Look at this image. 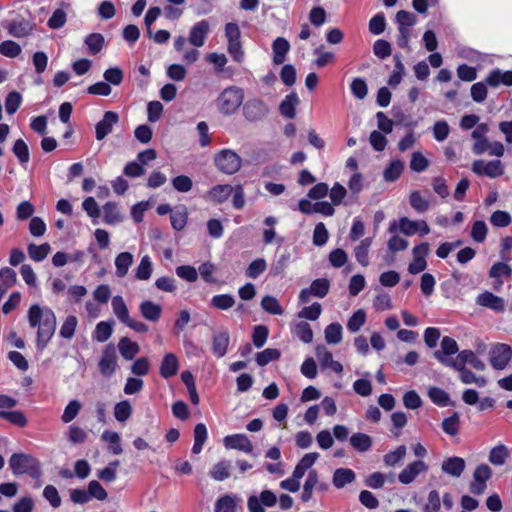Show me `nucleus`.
Returning <instances> with one entry per match:
<instances>
[{
  "instance_id": "f257e3e1",
  "label": "nucleus",
  "mask_w": 512,
  "mask_h": 512,
  "mask_svg": "<svg viewBox=\"0 0 512 512\" xmlns=\"http://www.w3.org/2000/svg\"><path fill=\"white\" fill-rule=\"evenodd\" d=\"M27 317L32 328L38 327L37 349L42 351L55 333L57 323L55 313L50 308L42 309L35 304L29 308Z\"/></svg>"
},
{
  "instance_id": "f03ea898",
  "label": "nucleus",
  "mask_w": 512,
  "mask_h": 512,
  "mask_svg": "<svg viewBox=\"0 0 512 512\" xmlns=\"http://www.w3.org/2000/svg\"><path fill=\"white\" fill-rule=\"evenodd\" d=\"M243 90L236 86L225 88L217 98V107L222 114H233L242 104Z\"/></svg>"
},
{
  "instance_id": "7ed1b4c3",
  "label": "nucleus",
  "mask_w": 512,
  "mask_h": 512,
  "mask_svg": "<svg viewBox=\"0 0 512 512\" xmlns=\"http://www.w3.org/2000/svg\"><path fill=\"white\" fill-rule=\"evenodd\" d=\"M9 465L14 475L29 474L32 477L40 475L39 462L28 454H13L9 459Z\"/></svg>"
},
{
  "instance_id": "20e7f679",
  "label": "nucleus",
  "mask_w": 512,
  "mask_h": 512,
  "mask_svg": "<svg viewBox=\"0 0 512 512\" xmlns=\"http://www.w3.org/2000/svg\"><path fill=\"white\" fill-rule=\"evenodd\" d=\"M434 357L443 365L451 367H465V364H470L474 369L483 371L485 370V363L476 356L471 350L461 351L455 360L445 358L440 351L434 352Z\"/></svg>"
},
{
  "instance_id": "39448f33",
  "label": "nucleus",
  "mask_w": 512,
  "mask_h": 512,
  "mask_svg": "<svg viewBox=\"0 0 512 512\" xmlns=\"http://www.w3.org/2000/svg\"><path fill=\"white\" fill-rule=\"evenodd\" d=\"M225 37L227 39V50L232 59L238 63L244 61L245 53L241 43L240 28L236 23L225 25Z\"/></svg>"
},
{
  "instance_id": "423d86ee",
  "label": "nucleus",
  "mask_w": 512,
  "mask_h": 512,
  "mask_svg": "<svg viewBox=\"0 0 512 512\" xmlns=\"http://www.w3.org/2000/svg\"><path fill=\"white\" fill-rule=\"evenodd\" d=\"M216 167L224 174L232 175L238 172L242 165L241 157L230 149H223L215 155Z\"/></svg>"
},
{
  "instance_id": "0eeeda50",
  "label": "nucleus",
  "mask_w": 512,
  "mask_h": 512,
  "mask_svg": "<svg viewBox=\"0 0 512 512\" xmlns=\"http://www.w3.org/2000/svg\"><path fill=\"white\" fill-rule=\"evenodd\" d=\"M268 113V105L260 98H251L243 106L244 118L252 123L263 121Z\"/></svg>"
},
{
  "instance_id": "6e6552de",
  "label": "nucleus",
  "mask_w": 512,
  "mask_h": 512,
  "mask_svg": "<svg viewBox=\"0 0 512 512\" xmlns=\"http://www.w3.org/2000/svg\"><path fill=\"white\" fill-rule=\"evenodd\" d=\"M490 364L496 370H503L512 358V348L504 343L494 345L490 350Z\"/></svg>"
},
{
  "instance_id": "1a4fd4ad",
  "label": "nucleus",
  "mask_w": 512,
  "mask_h": 512,
  "mask_svg": "<svg viewBox=\"0 0 512 512\" xmlns=\"http://www.w3.org/2000/svg\"><path fill=\"white\" fill-rule=\"evenodd\" d=\"M471 169L478 176H487L489 178H497L504 174V166L500 160L489 162L475 160L472 163Z\"/></svg>"
},
{
  "instance_id": "9d476101",
  "label": "nucleus",
  "mask_w": 512,
  "mask_h": 512,
  "mask_svg": "<svg viewBox=\"0 0 512 512\" xmlns=\"http://www.w3.org/2000/svg\"><path fill=\"white\" fill-rule=\"evenodd\" d=\"M492 470L488 465H479L473 473V481L470 484V491L473 494L481 495L486 490V482L491 478Z\"/></svg>"
},
{
  "instance_id": "9b49d317",
  "label": "nucleus",
  "mask_w": 512,
  "mask_h": 512,
  "mask_svg": "<svg viewBox=\"0 0 512 512\" xmlns=\"http://www.w3.org/2000/svg\"><path fill=\"white\" fill-rule=\"evenodd\" d=\"M117 368V354L113 345H108L102 352L99 369L103 376H112Z\"/></svg>"
},
{
  "instance_id": "f8f14e48",
  "label": "nucleus",
  "mask_w": 512,
  "mask_h": 512,
  "mask_svg": "<svg viewBox=\"0 0 512 512\" xmlns=\"http://www.w3.org/2000/svg\"><path fill=\"white\" fill-rule=\"evenodd\" d=\"M399 230L406 236H411L416 233H419L420 236H424L430 233V228L426 221L418 220L413 221L407 217H402L399 219Z\"/></svg>"
},
{
  "instance_id": "ddd939ff",
  "label": "nucleus",
  "mask_w": 512,
  "mask_h": 512,
  "mask_svg": "<svg viewBox=\"0 0 512 512\" xmlns=\"http://www.w3.org/2000/svg\"><path fill=\"white\" fill-rule=\"evenodd\" d=\"M119 122V116L116 112L106 111L103 118L95 126V136L98 141L103 140L113 130V127Z\"/></svg>"
},
{
  "instance_id": "4468645a",
  "label": "nucleus",
  "mask_w": 512,
  "mask_h": 512,
  "mask_svg": "<svg viewBox=\"0 0 512 512\" xmlns=\"http://www.w3.org/2000/svg\"><path fill=\"white\" fill-rule=\"evenodd\" d=\"M428 470V466L421 460L414 461L408 464L398 475V480L402 484L412 483L421 473Z\"/></svg>"
},
{
  "instance_id": "2eb2a0df",
  "label": "nucleus",
  "mask_w": 512,
  "mask_h": 512,
  "mask_svg": "<svg viewBox=\"0 0 512 512\" xmlns=\"http://www.w3.org/2000/svg\"><path fill=\"white\" fill-rule=\"evenodd\" d=\"M210 26L207 20H201L195 23L189 32L188 41L194 47H202L205 44L209 34Z\"/></svg>"
},
{
  "instance_id": "dca6fc26",
  "label": "nucleus",
  "mask_w": 512,
  "mask_h": 512,
  "mask_svg": "<svg viewBox=\"0 0 512 512\" xmlns=\"http://www.w3.org/2000/svg\"><path fill=\"white\" fill-rule=\"evenodd\" d=\"M224 445L228 449H236L245 453L253 451V445L245 434H234L224 438Z\"/></svg>"
},
{
  "instance_id": "f3484780",
  "label": "nucleus",
  "mask_w": 512,
  "mask_h": 512,
  "mask_svg": "<svg viewBox=\"0 0 512 512\" xmlns=\"http://www.w3.org/2000/svg\"><path fill=\"white\" fill-rule=\"evenodd\" d=\"M232 192L233 187L229 184L215 185L204 195V198L215 204H221L231 196Z\"/></svg>"
},
{
  "instance_id": "a211bd4d",
  "label": "nucleus",
  "mask_w": 512,
  "mask_h": 512,
  "mask_svg": "<svg viewBox=\"0 0 512 512\" xmlns=\"http://www.w3.org/2000/svg\"><path fill=\"white\" fill-rule=\"evenodd\" d=\"M4 27L8 30L10 35L17 38L25 37L33 30V25L24 18H16L9 21Z\"/></svg>"
},
{
  "instance_id": "6ab92c4d",
  "label": "nucleus",
  "mask_w": 512,
  "mask_h": 512,
  "mask_svg": "<svg viewBox=\"0 0 512 512\" xmlns=\"http://www.w3.org/2000/svg\"><path fill=\"white\" fill-rule=\"evenodd\" d=\"M466 467L465 460L461 457L453 456L443 461L441 469L444 473L453 477H460Z\"/></svg>"
},
{
  "instance_id": "aec40b11",
  "label": "nucleus",
  "mask_w": 512,
  "mask_h": 512,
  "mask_svg": "<svg viewBox=\"0 0 512 512\" xmlns=\"http://www.w3.org/2000/svg\"><path fill=\"white\" fill-rule=\"evenodd\" d=\"M273 63L281 65L286 60V55L290 50V44L284 37H277L272 44Z\"/></svg>"
},
{
  "instance_id": "412c9836",
  "label": "nucleus",
  "mask_w": 512,
  "mask_h": 512,
  "mask_svg": "<svg viewBox=\"0 0 512 512\" xmlns=\"http://www.w3.org/2000/svg\"><path fill=\"white\" fill-rule=\"evenodd\" d=\"M229 340V333L226 330L214 333L212 339V352L216 357L221 358L226 354Z\"/></svg>"
},
{
  "instance_id": "4be33fe9",
  "label": "nucleus",
  "mask_w": 512,
  "mask_h": 512,
  "mask_svg": "<svg viewBox=\"0 0 512 512\" xmlns=\"http://www.w3.org/2000/svg\"><path fill=\"white\" fill-rule=\"evenodd\" d=\"M477 304L490 308L496 312L504 311V300L491 292H484L477 297Z\"/></svg>"
},
{
  "instance_id": "5701e85b",
  "label": "nucleus",
  "mask_w": 512,
  "mask_h": 512,
  "mask_svg": "<svg viewBox=\"0 0 512 512\" xmlns=\"http://www.w3.org/2000/svg\"><path fill=\"white\" fill-rule=\"evenodd\" d=\"M486 83L491 87H497L501 83L506 86H512V71L494 69L488 74Z\"/></svg>"
},
{
  "instance_id": "b1692460",
  "label": "nucleus",
  "mask_w": 512,
  "mask_h": 512,
  "mask_svg": "<svg viewBox=\"0 0 512 512\" xmlns=\"http://www.w3.org/2000/svg\"><path fill=\"white\" fill-rule=\"evenodd\" d=\"M139 311L144 319L156 322L161 316L162 308L159 304L146 300L140 303Z\"/></svg>"
},
{
  "instance_id": "393cba45",
  "label": "nucleus",
  "mask_w": 512,
  "mask_h": 512,
  "mask_svg": "<svg viewBox=\"0 0 512 512\" xmlns=\"http://www.w3.org/2000/svg\"><path fill=\"white\" fill-rule=\"evenodd\" d=\"M123 220V216L118 208L117 203L107 202L103 206V221L108 225H115Z\"/></svg>"
},
{
  "instance_id": "a878e982",
  "label": "nucleus",
  "mask_w": 512,
  "mask_h": 512,
  "mask_svg": "<svg viewBox=\"0 0 512 512\" xmlns=\"http://www.w3.org/2000/svg\"><path fill=\"white\" fill-rule=\"evenodd\" d=\"M111 305L114 315L121 323L126 324L131 317L123 297L120 295L114 296L112 298Z\"/></svg>"
},
{
  "instance_id": "bb28decb",
  "label": "nucleus",
  "mask_w": 512,
  "mask_h": 512,
  "mask_svg": "<svg viewBox=\"0 0 512 512\" xmlns=\"http://www.w3.org/2000/svg\"><path fill=\"white\" fill-rule=\"evenodd\" d=\"M355 478L356 475L353 470L349 468H338L333 474L332 482L336 488L341 489L345 485L352 483Z\"/></svg>"
},
{
  "instance_id": "cd10ccee",
  "label": "nucleus",
  "mask_w": 512,
  "mask_h": 512,
  "mask_svg": "<svg viewBox=\"0 0 512 512\" xmlns=\"http://www.w3.org/2000/svg\"><path fill=\"white\" fill-rule=\"evenodd\" d=\"M134 257L130 252H121L115 258L116 276L124 277L131 265L133 264Z\"/></svg>"
},
{
  "instance_id": "c85d7f7f",
  "label": "nucleus",
  "mask_w": 512,
  "mask_h": 512,
  "mask_svg": "<svg viewBox=\"0 0 512 512\" xmlns=\"http://www.w3.org/2000/svg\"><path fill=\"white\" fill-rule=\"evenodd\" d=\"M178 371V360L172 353H168L164 356L161 366L160 375L163 378H170L174 376Z\"/></svg>"
},
{
  "instance_id": "c756f323",
  "label": "nucleus",
  "mask_w": 512,
  "mask_h": 512,
  "mask_svg": "<svg viewBox=\"0 0 512 512\" xmlns=\"http://www.w3.org/2000/svg\"><path fill=\"white\" fill-rule=\"evenodd\" d=\"M119 351L126 360H132L139 353V345L132 342L129 338L123 337L118 343Z\"/></svg>"
},
{
  "instance_id": "7c9ffc66",
  "label": "nucleus",
  "mask_w": 512,
  "mask_h": 512,
  "mask_svg": "<svg viewBox=\"0 0 512 512\" xmlns=\"http://www.w3.org/2000/svg\"><path fill=\"white\" fill-rule=\"evenodd\" d=\"M298 102L299 99L295 93L287 95L279 106L280 113L288 119H293L296 115L295 107Z\"/></svg>"
},
{
  "instance_id": "2f4dec72",
  "label": "nucleus",
  "mask_w": 512,
  "mask_h": 512,
  "mask_svg": "<svg viewBox=\"0 0 512 512\" xmlns=\"http://www.w3.org/2000/svg\"><path fill=\"white\" fill-rule=\"evenodd\" d=\"M372 244V238L367 237L363 239L354 249V255L356 260L362 266L366 267L369 264L368 252Z\"/></svg>"
},
{
  "instance_id": "473e14b6",
  "label": "nucleus",
  "mask_w": 512,
  "mask_h": 512,
  "mask_svg": "<svg viewBox=\"0 0 512 512\" xmlns=\"http://www.w3.org/2000/svg\"><path fill=\"white\" fill-rule=\"evenodd\" d=\"M153 272V264L151 258L145 255L141 258L140 263L135 269V277L138 280L146 281L151 278Z\"/></svg>"
},
{
  "instance_id": "72a5a7b5",
  "label": "nucleus",
  "mask_w": 512,
  "mask_h": 512,
  "mask_svg": "<svg viewBox=\"0 0 512 512\" xmlns=\"http://www.w3.org/2000/svg\"><path fill=\"white\" fill-rule=\"evenodd\" d=\"M101 438L109 444V449L114 455H120L123 452L120 435L117 432L106 430L102 433Z\"/></svg>"
},
{
  "instance_id": "f704fd0d",
  "label": "nucleus",
  "mask_w": 512,
  "mask_h": 512,
  "mask_svg": "<svg viewBox=\"0 0 512 512\" xmlns=\"http://www.w3.org/2000/svg\"><path fill=\"white\" fill-rule=\"evenodd\" d=\"M231 464L227 460L216 463L210 470V476L216 481H223L230 476Z\"/></svg>"
},
{
  "instance_id": "c9c22d12",
  "label": "nucleus",
  "mask_w": 512,
  "mask_h": 512,
  "mask_svg": "<svg viewBox=\"0 0 512 512\" xmlns=\"http://www.w3.org/2000/svg\"><path fill=\"white\" fill-rule=\"evenodd\" d=\"M407 448L405 445L398 446L394 451H390L384 455L383 461L386 466L394 467L400 463L406 456Z\"/></svg>"
},
{
  "instance_id": "e433bc0d",
  "label": "nucleus",
  "mask_w": 512,
  "mask_h": 512,
  "mask_svg": "<svg viewBox=\"0 0 512 512\" xmlns=\"http://www.w3.org/2000/svg\"><path fill=\"white\" fill-rule=\"evenodd\" d=\"M460 373V379L464 384H476L479 387H484L487 380L484 377H477L472 371L466 367H453Z\"/></svg>"
},
{
  "instance_id": "4c0bfd02",
  "label": "nucleus",
  "mask_w": 512,
  "mask_h": 512,
  "mask_svg": "<svg viewBox=\"0 0 512 512\" xmlns=\"http://www.w3.org/2000/svg\"><path fill=\"white\" fill-rule=\"evenodd\" d=\"M350 443L354 449L360 452L368 451L372 445V439L364 433H355L350 437Z\"/></svg>"
},
{
  "instance_id": "58836bf2",
  "label": "nucleus",
  "mask_w": 512,
  "mask_h": 512,
  "mask_svg": "<svg viewBox=\"0 0 512 512\" xmlns=\"http://www.w3.org/2000/svg\"><path fill=\"white\" fill-rule=\"evenodd\" d=\"M318 484V474L315 470H311L305 480L301 499L303 502H308L312 498L313 489Z\"/></svg>"
},
{
  "instance_id": "ea45409f",
  "label": "nucleus",
  "mask_w": 512,
  "mask_h": 512,
  "mask_svg": "<svg viewBox=\"0 0 512 512\" xmlns=\"http://www.w3.org/2000/svg\"><path fill=\"white\" fill-rule=\"evenodd\" d=\"M114 322L101 321L96 325L94 339L100 343L107 341L113 332Z\"/></svg>"
},
{
  "instance_id": "a19ab883",
  "label": "nucleus",
  "mask_w": 512,
  "mask_h": 512,
  "mask_svg": "<svg viewBox=\"0 0 512 512\" xmlns=\"http://www.w3.org/2000/svg\"><path fill=\"white\" fill-rule=\"evenodd\" d=\"M328 344H338L342 340V326L339 323L329 324L324 331Z\"/></svg>"
},
{
  "instance_id": "79ce46f5",
  "label": "nucleus",
  "mask_w": 512,
  "mask_h": 512,
  "mask_svg": "<svg viewBox=\"0 0 512 512\" xmlns=\"http://www.w3.org/2000/svg\"><path fill=\"white\" fill-rule=\"evenodd\" d=\"M293 334L304 343H311L313 340V331L307 322H299L293 328Z\"/></svg>"
},
{
  "instance_id": "37998d69",
  "label": "nucleus",
  "mask_w": 512,
  "mask_h": 512,
  "mask_svg": "<svg viewBox=\"0 0 512 512\" xmlns=\"http://www.w3.org/2000/svg\"><path fill=\"white\" fill-rule=\"evenodd\" d=\"M309 289L311 290V294H313V296L323 298L329 292L330 282L326 278H319L311 283Z\"/></svg>"
},
{
  "instance_id": "c03bdc74",
  "label": "nucleus",
  "mask_w": 512,
  "mask_h": 512,
  "mask_svg": "<svg viewBox=\"0 0 512 512\" xmlns=\"http://www.w3.org/2000/svg\"><path fill=\"white\" fill-rule=\"evenodd\" d=\"M50 252V245L44 243L41 245L30 244L28 246V254L31 259L36 262L44 260Z\"/></svg>"
},
{
  "instance_id": "a18cd8bd",
  "label": "nucleus",
  "mask_w": 512,
  "mask_h": 512,
  "mask_svg": "<svg viewBox=\"0 0 512 512\" xmlns=\"http://www.w3.org/2000/svg\"><path fill=\"white\" fill-rule=\"evenodd\" d=\"M132 414V407L128 400L116 403L114 407V417L119 422L127 421Z\"/></svg>"
},
{
  "instance_id": "49530a36",
  "label": "nucleus",
  "mask_w": 512,
  "mask_h": 512,
  "mask_svg": "<svg viewBox=\"0 0 512 512\" xmlns=\"http://www.w3.org/2000/svg\"><path fill=\"white\" fill-rule=\"evenodd\" d=\"M261 307L264 311L272 315H282L284 313V310L278 300L273 296L267 295L263 297L261 300Z\"/></svg>"
},
{
  "instance_id": "de8ad7c7",
  "label": "nucleus",
  "mask_w": 512,
  "mask_h": 512,
  "mask_svg": "<svg viewBox=\"0 0 512 512\" xmlns=\"http://www.w3.org/2000/svg\"><path fill=\"white\" fill-rule=\"evenodd\" d=\"M0 419H5L19 427H24L27 425V419L21 411L0 410Z\"/></svg>"
},
{
  "instance_id": "09e8293b",
  "label": "nucleus",
  "mask_w": 512,
  "mask_h": 512,
  "mask_svg": "<svg viewBox=\"0 0 512 512\" xmlns=\"http://www.w3.org/2000/svg\"><path fill=\"white\" fill-rule=\"evenodd\" d=\"M77 324L78 320L76 316L70 315L66 317L60 328V336L64 339H71L75 334Z\"/></svg>"
},
{
  "instance_id": "8fccbe9b",
  "label": "nucleus",
  "mask_w": 512,
  "mask_h": 512,
  "mask_svg": "<svg viewBox=\"0 0 512 512\" xmlns=\"http://www.w3.org/2000/svg\"><path fill=\"white\" fill-rule=\"evenodd\" d=\"M471 137L474 140V144L472 147V151L476 155H482L488 150V145L490 141L486 137V135L478 134L477 132H472Z\"/></svg>"
},
{
  "instance_id": "3c124183",
  "label": "nucleus",
  "mask_w": 512,
  "mask_h": 512,
  "mask_svg": "<svg viewBox=\"0 0 512 512\" xmlns=\"http://www.w3.org/2000/svg\"><path fill=\"white\" fill-rule=\"evenodd\" d=\"M85 44L91 54H97L103 48L104 37L100 33H92L85 38Z\"/></svg>"
},
{
  "instance_id": "603ef678",
  "label": "nucleus",
  "mask_w": 512,
  "mask_h": 512,
  "mask_svg": "<svg viewBox=\"0 0 512 512\" xmlns=\"http://www.w3.org/2000/svg\"><path fill=\"white\" fill-rule=\"evenodd\" d=\"M211 304L219 310H228L235 304V299L229 294L215 295L211 299Z\"/></svg>"
},
{
  "instance_id": "864d4df0",
  "label": "nucleus",
  "mask_w": 512,
  "mask_h": 512,
  "mask_svg": "<svg viewBox=\"0 0 512 512\" xmlns=\"http://www.w3.org/2000/svg\"><path fill=\"white\" fill-rule=\"evenodd\" d=\"M365 321H366V313H365V311L363 309H358L349 318V320L347 322V328L351 332H357L365 324Z\"/></svg>"
},
{
  "instance_id": "5fc2aeb1",
  "label": "nucleus",
  "mask_w": 512,
  "mask_h": 512,
  "mask_svg": "<svg viewBox=\"0 0 512 512\" xmlns=\"http://www.w3.org/2000/svg\"><path fill=\"white\" fill-rule=\"evenodd\" d=\"M404 169V164L400 160L392 161L391 164L384 171V178L386 181L397 180Z\"/></svg>"
},
{
  "instance_id": "6e6d98bb",
  "label": "nucleus",
  "mask_w": 512,
  "mask_h": 512,
  "mask_svg": "<svg viewBox=\"0 0 512 512\" xmlns=\"http://www.w3.org/2000/svg\"><path fill=\"white\" fill-rule=\"evenodd\" d=\"M81 409V403L78 400H71L64 409L61 420L64 423H70L74 420Z\"/></svg>"
},
{
  "instance_id": "4d7b16f0",
  "label": "nucleus",
  "mask_w": 512,
  "mask_h": 512,
  "mask_svg": "<svg viewBox=\"0 0 512 512\" xmlns=\"http://www.w3.org/2000/svg\"><path fill=\"white\" fill-rule=\"evenodd\" d=\"M13 153L18 158L21 164H27L29 162V149L24 140L18 139L15 141L13 146Z\"/></svg>"
},
{
  "instance_id": "13d9d810",
  "label": "nucleus",
  "mask_w": 512,
  "mask_h": 512,
  "mask_svg": "<svg viewBox=\"0 0 512 512\" xmlns=\"http://www.w3.org/2000/svg\"><path fill=\"white\" fill-rule=\"evenodd\" d=\"M409 202L411 207L419 213H423L429 209V201L421 196L418 191L410 194Z\"/></svg>"
},
{
  "instance_id": "bf43d9fd",
  "label": "nucleus",
  "mask_w": 512,
  "mask_h": 512,
  "mask_svg": "<svg viewBox=\"0 0 512 512\" xmlns=\"http://www.w3.org/2000/svg\"><path fill=\"white\" fill-rule=\"evenodd\" d=\"M17 275L16 272L8 267L0 269V286L5 287L9 290L16 283Z\"/></svg>"
},
{
  "instance_id": "052dcab7",
  "label": "nucleus",
  "mask_w": 512,
  "mask_h": 512,
  "mask_svg": "<svg viewBox=\"0 0 512 512\" xmlns=\"http://www.w3.org/2000/svg\"><path fill=\"white\" fill-rule=\"evenodd\" d=\"M488 227L484 221L478 220L473 223L471 237L477 243H482L486 239Z\"/></svg>"
},
{
  "instance_id": "680f3d73",
  "label": "nucleus",
  "mask_w": 512,
  "mask_h": 512,
  "mask_svg": "<svg viewBox=\"0 0 512 512\" xmlns=\"http://www.w3.org/2000/svg\"><path fill=\"white\" fill-rule=\"evenodd\" d=\"M280 355L281 354L279 350L267 348L257 354L256 362L259 366H265L271 361L279 359Z\"/></svg>"
},
{
  "instance_id": "e2e57ef3",
  "label": "nucleus",
  "mask_w": 512,
  "mask_h": 512,
  "mask_svg": "<svg viewBox=\"0 0 512 512\" xmlns=\"http://www.w3.org/2000/svg\"><path fill=\"white\" fill-rule=\"evenodd\" d=\"M321 312H322L321 305L319 303H313L311 306L304 307L298 313V318L315 321L320 317Z\"/></svg>"
},
{
  "instance_id": "0e129e2a",
  "label": "nucleus",
  "mask_w": 512,
  "mask_h": 512,
  "mask_svg": "<svg viewBox=\"0 0 512 512\" xmlns=\"http://www.w3.org/2000/svg\"><path fill=\"white\" fill-rule=\"evenodd\" d=\"M215 512H236V500L229 495L221 497L216 502Z\"/></svg>"
},
{
  "instance_id": "69168bd1",
  "label": "nucleus",
  "mask_w": 512,
  "mask_h": 512,
  "mask_svg": "<svg viewBox=\"0 0 512 512\" xmlns=\"http://www.w3.org/2000/svg\"><path fill=\"white\" fill-rule=\"evenodd\" d=\"M442 429L443 431L450 435L454 436L459 431V416L457 413L453 414L452 416L445 418L442 422Z\"/></svg>"
},
{
  "instance_id": "338daca9",
  "label": "nucleus",
  "mask_w": 512,
  "mask_h": 512,
  "mask_svg": "<svg viewBox=\"0 0 512 512\" xmlns=\"http://www.w3.org/2000/svg\"><path fill=\"white\" fill-rule=\"evenodd\" d=\"M512 219L508 212L497 210L490 216V222L495 227H506L510 225Z\"/></svg>"
},
{
  "instance_id": "774afa93",
  "label": "nucleus",
  "mask_w": 512,
  "mask_h": 512,
  "mask_svg": "<svg viewBox=\"0 0 512 512\" xmlns=\"http://www.w3.org/2000/svg\"><path fill=\"white\" fill-rule=\"evenodd\" d=\"M440 507L441 500L439 493L436 490L430 491L427 497V503L423 508L424 512H438Z\"/></svg>"
}]
</instances>
